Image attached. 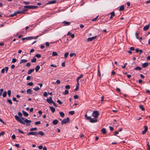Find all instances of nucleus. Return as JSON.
I'll use <instances>...</instances> for the list:
<instances>
[{"instance_id":"nucleus-56","label":"nucleus","mask_w":150,"mask_h":150,"mask_svg":"<svg viewBox=\"0 0 150 150\" xmlns=\"http://www.w3.org/2000/svg\"><path fill=\"white\" fill-rule=\"evenodd\" d=\"M50 66L51 67H57V66L56 65L54 64H52L50 65Z\"/></svg>"},{"instance_id":"nucleus-41","label":"nucleus","mask_w":150,"mask_h":150,"mask_svg":"<svg viewBox=\"0 0 150 150\" xmlns=\"http://www.w3.org/2000/svg\"><path fill=\"white\" fill-rule=\"evenodd\" d=\"M36 59L34 57L32 59L31 62H35L36 61Z\"/></svg>"},{"instance_id":"nucleus-9","label":"nucleus","mask_w":150,"mask_h":150,"mask_svg":"<svg viewBox=\"0 0 150 150\" xmlns=\"http://www.w3.org/2000/svg\"><path fill=\"white\" fill-rule=\"evenodd\" d=\"M56 2V1L55 0H53L52 1H49L47 2V3H46L45 5L54 4Z\"/></svg>"},{"instance_id":"nucleus-34","label":"nucleus","mask_w":150,"mask_h":150,"mask_svg":"<svg viewBox=\"0 0 150 150\" xmlns=\"http://www.w3.org/2000/svg\"><path fill=\"white\" fill-rule=\"evenodd\" d=\"M37 127L33 128H31L30 129V130L31 131H33L37 130Z\"/></svg>"},{"instance_id":"nucleus-53","label":"nucleus","mask_w":150,"mask_h":150,"mask_svg":"<svg viewBox=\"0 0 150 150\" xmlns=\"http://www.w3.org/2000/svg\"><path fill=\"white\" fill-rule=\"evenodd\" d=\"M0 122H1L3 124H6V123L5 122H4L2 120L1 118H0Z\"/></svg>"},{"instance_id":"nucleus-16","label":"nucleus","mask_w":150,"mask_h":150,"mask_svg":"<svg viewBox=\"0 0 150 150\" xmlns=\"http://www.w3.org/2000/svg\"><path fill=\"white\" fill-rule=\"evenodd\" d=\"M58 122V120L57 119H55L53 120L52 121V123L54 125H57Z\"/></svg>"},{"instance_id":"nucleus-6","label":"nucleus","mask_w":150,"mask_h":150,"mask_svg":"<svg viewBox=\"0 0 150 150\" xmlns=\"http://www.w3.org/2000/svg\"><path fill=\"white\" fill-rule=\"evenodd\" d=\"M46 101L49 104H52L53 100H52V98L51 97H50L49 98L46 99Z\"/></svg>"},{"instance_id":"nucleus-17","label":"nucleus","mask_w":150,"mask_h":150,"mask_svg":"<svg viewBox=\"0 0 150 150\" xmlns=\"http://www.w3.org/2000/svg\"><path fill=\"white\" fill-rule=\"evenodd\" d=\"M22 112L23 113V115H24L25 116L27 117V116H28V114L27 112H25V111H24V110H23Z\"/></svg>"},{"instance_id":"nucleus-28","label":"nucleus","mask_w":150,"mask_h":150,"mask_svg":"<svg viewBox=\"0 0 150 150\" xmlns=\"http://www.w3.org/2000/svg\"><path fill=\"white\" fill-rule=\"evenodd\" d=\"M11 91L10 90H8V91L7 93H8V95L9 97H10V96L11 95Z\"/></svg>"},{"instance_id":"nucleus-33","label":"nucleus","mask_w":150,"mask_h":150,"mask_svg":"<svg viewBox=\"0 0 150 150\" xmlns=\"http://www.w3.org/2000/svg\"><path fill=\"white\" fill-rule=\"evenodd\" d=\"M33 85V83L32 82H30L27 83V85L29 86H32Z\"/></svg>"},{"instance_id":"nucleus-36","label":"nucleus","mask_w":150,"mask_h":150,"mask_svg":"<svg viewBox=\"0 0 150 150\" xmlns=\"http://www.w3.org/2000/svg\"><path fill=\"white\" fill-rule=\"evenodd\" d=\"M27 10L25 9H24L22 11H20V13H23L24 12L26 11Z\"/></svg>"},{"instance_id":"nucleus-4","label":"nucleus","mask_w":150,"mask_h":150,"mask_svg":"<svg viewBox=\"0 0 150 150\" xmlns=\"http://www.w3.org/2000/svg\"><path fill=\"white\" fill-rule=\"evenodd\" d=\"M70 119L69 117H67L66 118L64 119L61 122L62 125L63 124H65L69 122Z\"/></svg>"},{"instance_id":"nucleus-37","label":"nucleus","mask_w":150,"mask_h":150,"mask_svg":"<svg viewBox=\"0 0 150 150\" xmlns=\"http://www.w3.org/2000/svg\"><path fill=\"white\" fill-rule=\"evenodd\" d=\"M76 56V54L75 53H71L70 54V56Z\"/></svg>"},{"instance_id":"nucleus-46","label":"nucleus","mask_w":150,"mask_h":150,"mask_svg":"<svg viewBox=\"0 0 150 150\" xmlns=\"http://www.w3.org/2000/svg\"><path fill=\"white\" fill-rule=\"evenodd\" d=\"M65 87L67 89H69L70 88V86L69 85H67L65 86Z\"/></svg>"},{"instance_id":"nucleus-47","label":"nucleus","mask_w":150,"mask_h":150,"mask_svg":"<svg viewBox=\"0 0 150 150\" xmlns=\"http://www.w3.org/2000/svg\"><path fill=\"white\" fill-rule=\"evenodd\" d=\"M18 131L20 133L24 134V132L21 130L20 129H18Z\"/></svg>"},{"instance_id":"nucleus-22","label":"nucleus","mask_w":150,"mask_h":150,"mask_svg":"<svg viewBox=\"0 0 150 150\" xmlns=\"http://www.w3.org/2000/svg\"><path fill=\"white\" fill-rule=\"evenodd\" d=\"M134 69L135 70H141L142 69V68L141 67H136L134 68Z\"/></svg>"},{"instance_id":"nucleus-32","label":"nucleus","mask_w":150,"mask_h":150,"mask_svg":"<svg viewBox=\"0 0 150 150\" xmlns=\"http://www.w3.org/2000/svg\"><path fill=\"white\" fill-rule=\"evenodd\" d=\"M7 101L9 104H11V105L12 104V102L11 100L10 99H8L7 100Z\"/></svg>"},{"instance_id":"nucleus-64","label":"nucleus","mask_w":150,"mask_h":150,"mask_svg":"<svg viewBox=\"0 0 150 150\" xmlns=\"http://www.w3.org/2000/svg\"><path fill=\"white\" fill-rule=\"evenodd\" d=\"M131 50L133 51L135 49L134 47H131L130 48Z\"/></svg>"},{"instance_id":"nucleus-35","label":"nucleus","mask_w":150,"mask_h":150,"mask_svg":"<svg viewBox=\"0 0 150 150\" xmlns=\"http://www.w3.org/2000/svg\"><path fill=\"white\" fill-rule=\"evenodd\" d=\"M69 93V91L67 90H66L65 91H64V95H66L67 94H68Z\"/></svg>"},{"instance_id":"nucleus-62","label":"nucleus","mask_w":150,"mask_h":150,"mask_svg":"<svg viewBox=\"0 0 150 150\" xmlns=\"http://www.w3.org/2000/svg\"><path fill=\"white\" fill-rule=\"evenodd\" d=\"M56 83L58 84H59L60 83V81L59 80H57L56 81Z\"/></svg>"},{"instance_id":"nucleus-48","label":"nucleus","mask_w":150,"mask_h":150,"mask_svg":"<svg viewBox=\"0 0 150 150\" xmlns=\"http://www.w3.org/2000/svg\"><path fill=\"white\" fill-rule=\"evenodd\" d=\"M79 88V86L78 85H76V88L74 89L75 91H77Z\"/></svg>"},{"instance_id":"nucleus-49","label":"nucleus","mask_w":150,"mask_h":150,"mask_svg":"<svg viewBox=\"0 0 150 150\" xmlns=\"http://www.w3.org/2000/svg\"><path fill=\"white\" fill-rule=\"evenodd\" d=\"M74 98L75 99H78L79 98V96L77 95H76L74 96Z\"/></svg>"},{"instance_id":"nucleus-50","label":"nucleus","mask_w":150,"mask_h":150,"mask_svg":"<svg viewBox=\"0 0 150 150\" xmlns=\"http://www.w3.org/2000/svg\"><path fill=\"white\" fill-rule=\"evenodd\" d=\"M31 77L30 76H27L26 78V80H30L31 79Z\"/></svg>"},{"instance_id":"nucleus-3","label":"nucleus","mask_w":150,"mask_h":150,"mask_svg":"<svg viewBox=\"0 0 150 150\" xmlns=\"http://www.w3.org/2000/svg\"><path fill=\"white\" fill-rule=\"evenodd\" d=\"M38 38V36H36L35 37H27L24 38H22V40H31L33 39H36Z\"/></svg>"},{"instance_id":"nucleus-5","label":"nucleus","mask_w":150,"mask_h":150,"mask_svg":"<svg viewBox=\"0 0 150 150\" xmlns=\"http://www.w3.org/2000/svg\"><path fill=\"white\" fill-rule=\"evenodd\" d=\"M38 7L37 6H24V8L28 9H34Z\"/></svg>"},{"instance_id":"nucleus-30","label":"nucleus","mask_w":150,"mask_h":150,"mask_svg":"<svg viewBox=\"0 0 150 150\" xmlns=\"http://www.w3.org/2000/svg\"><path fill=\"white\" fill-rule=\"evenodd\" d=\"M98 76H101V74H100V69H99V68H98Z\"/></svg>"},{"instance_id":"nucleus-39","label":"nucleus","mask_w":150,"mask_h":150,"mask_svg":"<svg viewBox=\"0 0 150 150\" xmlns=\"http://www.w3.org/2000/svg\"><path fill=\"white\" fill-rule=\"evenodd\" d=\"M16 61V59L15 58H13L12 59V63H15Z\"/></svg>"},{"instance_id":"nucleus-61","label":"nucleus","mask_w":150,"mask_h":150,"mask_svg":"<svg viewBox=\"0 0 150 150\" xmlns=\"http://www.w3.org/2000/svg\"><path fill=\"white\" fill-rule=\"evenodd\" d=\"M69 54V53L68 52H66L64 54V56H67Z\"/></svg>"},{"instance_id":"nucleus-63","label":"nucleus","mask_w":150,"mask_h":150,"mask_svg":"<svg viewBox=\"0 0 150 150\" xmlns=\"http://www.w3.org/2000/svg\"><path fill=\"white\" fill-rule=\"evenodd\" d=\"M26 66L28 67H29L30 66V63H27L26 65Z\"/></svg>"},{"instance_id":"nucleus-23","label":"nucleus","mask_w":150,"mask_h":150,"mask_svg":"<svg viewBox=\"0 0 150 150\" xmlns=\"http://www.w3.org/2000/svg\"><path fill=\"white\" fill-rule=\"evenodd\" d=\"M59 114H60V116L62 117H63L64 116V114L62 112H60Z\"/></svg>"},{"instance_id":"nucleus-13","label":"nucleus","mask_w":150,"mask_h":150,"mask_svg":"<svg viewBox=\"0 0 150 150\" xmlns=\"http://www.w3.org/2000/svg\"><path fill=\"white\" fill-rule=\"evenodd\" d=\"M111 16L110 18V19H111L114 16H115V13L114 11H113L111 12L110 13Z\"/></svg>"},{"instance_id":"nucleus-43","label":"nucleus","mask_w":150,"mask_h":150,"mask_svg":"<svg viewBox=\"0 0 150 150\" xmlns=\"http://www.w3.org/2000/svg\"><path fill=\"white\" fill-rule=\"evenodd\" d=\"M4 90L3 88H1L0 90V96H1L2 94V93L3 91Z\"/></svg>"},{"instance_id":"nucleus-59","label":"nucleus","mask_w":150,"mask_h":150,"mask_svg":"<svg viewBox=\"0 0 150 150\" xmlns=\"http://www.w3.org/2000/svg\"><path fill=\"white\" fill-rule=\"evenodd\" d=\"M11 138L13 139H15L16 138L15 135L14 134L13 135L11 136Z\"/></svg>"},{"instance_id":"nucleus-31","label":"nucleus","mask_w":150,"mask_h":150,"mask_svg":"<svg viewBox=\"0 0 150 150\" xmlns=\"http://www.w3.org/2000/svg\"><path fill=\"white\" fill-rule=\"evenodd\" d=\"M74 111H71L69 112V114L71 115H72L74 114Z\"/></svg>"},{"instance_id":"nucleus-52","label":"nucleus","mask_w":150,"mask_h":150,"mask_svg":"<svg viewBox=\"0 0 150 150\" xmlns=\"http://www.w3.org/2000/svg\"><path fill=\"white\" fill-rule=\"evenodd\" d=\"M0 122H1L3 124H6V123L5 122H4L2 120L1 118H0Z\"/></svg>"},{"instance_id":"nucleus-19","label":"nucleus","mask_w":150,"mask_h":150,"mask_svg":"<svg viewBox=\"0 0 150 150\" xmlns=\"http://www.w3.org/2000/svg\"><path fill=\"white\" fill-rule=\"evenodd\" d=\"M124 9V6L123 5H122L119 8V10L120 11H123Z\"/></svg>"},{"instance_id":"nucleus-51","label":"nucleus","mask_w":150,"mask_h":150,"mask_svg":"<svg viewBox=\"0 0 150 150\" xmlns=\"http://www.w3.org/2000/svg\"><path fill=\"white\" fill-rule=\"evenodd\" d=\"M43 96H44L46 97L47 96V93L46 92H45L43 93Z\"/></svg>"},{"instance_id":"nucleus-21","label":"nucleus","mask_w":150,"mask_h":150,"mask_svg":"<svg viewBox=\"0 0 150 150\" xmlns=\"http://www.w3.org/2000/svg\"><path fill=\"white\" fill-rule=\"evenodd\" d=\"M139 108L142 111H144L145 110L144 108L143 107V105H140L139 106Z\"/></svg>"},{"instance_id":"nucleus-29","label":"nucleus","mask_w":150,"mask_h":150,"mask_svg":"<svg viewBox=\"0 0 150 150\" xmlns=\"http://www.w3.org/2000/svg\"><path fill=\"white\" fill-rule=\"evenodd\" d=\"M7 95V92L6 91H4L3 94V97H5Z\"/></svg>"},{"instance_id":"nucleus-40","label":"nucleus","mask_w":150,"mask_h":150,"mask_svg":"<svg viewBox=\"0 0 150 150\" xmlns=\"http://www.w3.org/2000/svg\"><path fill=\"white\" fill-rule=\"evenodd\" d=\"M5 71H6V72L7 73L8 69V67H5Z\"/></svg>"},{"instance_id":"nucleus-8","label":"nucleus","mask_w":150,"mask_h":150,"mask_svg":"<svg viewBox=\"0 0 150 150\" xmlns=\"http://www.w3.org/2000/svg\"><path fill=\"white\" fill-rule=\"evenodd\" d=\"M38 134V132H29L27 134V135H37Z\"/></svg>"},{"instance_id":"nucleus-55","label":"nucleus","mask_w":150,"mask_h":150,"mask_svg":"<svg viewBox=\"0 0 150 150\" xmlns=\"http://www.w3.org/2000/svg\"><path fill=\"white\" fill-rule=\"evenodd\" d=\"M1 72L2 74L4 73L5 72V69L4 68L2 69L1 70Z\"/></svg>"},{"instance_id":"nucleus-18","label":"nucleus","mask_w":150,"mask_h":150,"mask_svg":"<svg viewBox=\"0 0 150 150\" xmlns=\"http://www.w3.org/2000/svg\"><path fill=\"white\" fill-rule=\"evenodd\" d=\"M34 70V69H31L29 70L28 72V74H31L32 72H33Z\"/></svg>"},{"instance_id":"nucleus-44","label":"nucleus","mask_w":150,"mask_h":150,"mask_svg":"<svg viewBox=\"0 0 150 150\" xmlns=\"http://www.w3.org/2000/svg\"><path fill=\"white\" fill-rule=\"evenodd\" d=\"M16 15L15 12H14L13 13L11 14L10 15V16L11 17H13L14 16H15Z\"/></svg>"},{"instance_id":"nucleus-26","label":"nucleus","mask_w":150,"mask_h":150,"mask_svg":"<svg viewBox=\"0 0 150 150\" xmlns=\"http://www.w3.org/2000/svg\"><path fill=\"white\" fill-rule=\"evenodd\" d=\"M27 92L29 94H31L32 93L31 90L30 89H28L27 90Z\"/></svg>"},{"instance_id":"nucleus-60","label":"nucleus","mask_w":150,"mask_h":150,"mask_svg":"<svg viewBox=\"0 0 150 150\" xmlns=\"http://www.w3.org/2000/svg\"><path fill=\"white\" fill-rule=\"evenodd\" d=\"M38 148H39V149H42L43 146L42 145H40L38 146Z\"/></svg>"},{"instance_id":"nucleus-38","label":"nucleus","mask_w":150,"mask_h":150,"mask_svg":"<svg viewBox=\"0 0 150 150\" xmlns=\"http://www.w3.org/2000/svg\"><path fill=\"white\" fill-rule=\"evenodd\" d=\"M98 17V16H97L95 18H93V19L92 20V21H96V20H97V19Z\"/></svg>"},{"instance_id":"nucleus-14","label":"nucleus","mask_w":150,"mask_h":150,"mask_svg":"<svg viewBox=\"0 0 150 150\" xmlns=\"http://www.w3.org/2000/svg\"><path fill=\"white\" fill-rule=\"evenodd\" d=\"M49 108H50V110H51V111L52 112V113H54V112L55 111V110L54 108L53 107L50 106V107Z\"/></svg>"},{"instance_id":"nucleus-15","label":"nucleus","mask_w":150,"mask_h":150,"mask_svg":"<svg viewBox=\"0 0 150 150\" xmlns=\"http://www.w3.org/2000/svg\"><path fill=\"white\" fill-rule=\"evenodd\" d=\"M101 132H102V133L104 134H105L107 133L106 129L104 128H103L102 129Z\"/></svg>"},{"instance_id":"nucleus-2","label":"nucleus","mask_w":150,"mask_h":150,"mask_svg":"<svg viewBox=\"0 0 150 150\" xmlns=\"http://www.w3.org/2000/svg\"><path fill=\"white\" fill-rule=\"evenodd\" d=\"M15 119L18 121L20 122L21 123L23 124H25V122L27 123L26 125L28 126L30 125V124H28V123H29L31 122V121L30 120H27V119L23 117H19L17 115H16L15 116Z\"/></svg>"},{"instance_id":"nucleus-11","label":"nucleus","mask_w":150,"mask_h":150,"mask_svg":"<svg viewBox=\"0 0 150 150\" xmlns=\"http://www.w3.org/2000/svg\"><path fill=\"white\" fill-rule=\"evenodd\" d=\"M149 65L148 62H145L142 64V67L144 68H145Z\"/></svg>"},{"instance_id":"nucleus-25","label":"nucleus","mask_w":150,"mask_h":150,"mask_svg":"<svg viewBox=\"0 0 150 150\" xmlns=\"http://www.w3.org/2000/svg\"><path fill=\"white\" fill-rule=\"evenodd\" d=\"M146 142L148 146V150H150V145L149 144V142L147 141H146Z\"/></svg>"},{"instance_id":"nucleus-20","label":"nucleus","mask_w":150,"mask_h":150,"mask_svg":"<svg viewBox=\"0 0 150 150\" xmlns=\"http://www.w3.org/2000/svg\"><path fill=\"white\" fill-rule=\"evenodd\" d=\"M27 61V60L25 59H21V60L20 62V64H21L22 63H25Z\"/></svg>"},{"instance_id":"nucleus-27","label":"nucleus","mask_w":150,"mask_h":150,"mask_svg":"<svg viewBox=\"0 0 150 150\" xmlns=\"http://www.w3.org/2000/svg\"><path fill=\"white\" fill-rule=\"evenodd\" d=\"M38 134H39L41 136H43L44 135V133L42 131H39L38 132Z\"/></svg>"},{"instance_id":"nucleus-57","label":"nucleus","mask_w":150,"mask_h":150,"mask_svg":"<svg viewBox=\"0 0 150 150\" xmlns=\"http://www.w3.org/2000/svg\"><path fill=\"white\" fill-rule=\"evenodd\" d=\"M111 131H112L114 129V128L111 126L109 127Z\"/></svg>"},{"instance_id":"nucleus-24","label":"nucleus","mask_w":150,"mask_h":150,"mask_svg":"<svg viewBox=\"0 0 150 150\" xmlns=\"http://www.w3.org/2000/svg\"><path fill=\"white\" fill-rule=\"evenodd\" d=\"M58 55L57 53L56 52H53L52 53V56H57Z\"/></svg>"},{"instance_id":"nucleus-10","label":"nucleus","mask_w":150,"mask_h":150,"mask_svg":"<svg viewBox=\"0 0 150 150\" xmlns=\"http://www.w3.org/2000/svg\"><path fill=\"white\" fill-rule=\"evenodd\" d=\"M62 23L64 24V26L69 25L70 24V22L65 21H63Z\"/></svg>"},{"instance_id":"nucleus-7","label":"nucleus","mask_w":150,"mask_h":150,"mask_svg":"<svg viewBox=\"0 0 150 150\" xmlns=\"http://www.w3.org/2000/svg\"><path fill=\"white\" fill-rule=\"evenodd\" d=\"M97 37V36H96L88 38L87 39V41L88 42L91 41L95 39Z\"/></svg>"},{"instance_id":"nucleus-54","label":"nucleus","mask_w":150,"mask_h":150,"mask_svg":"<svg viewBox=\"0 0 150 150\" xmlns=\"http://www.w3.org/2000/svg\"><path fill=\"white\" fill-rule=\"evenodd\" d=\"M135 36L137 39H139L138 34L137 32L135 33Z\"/></svg>"},{"instance_id":"nucleus-1","label":"nucleus","mask_w":150,"mask_h":150,"mask_svg":"<svg viewBox=\"0 0 150 150\" xmlns=\"http://www.w3.org/2000/svg\"><path fill=\"white\" fill-rule=\"evenodd\" d=\"M99 115V112L97 111H94L92 114V116L94 117V118H92L91 117L88 116L86 114H85V117L86 119L89 120L91 123H95L98 121L97 118Z\"/></svg>"},{"instance_id":"nucleus-12","label":"nucleus","mask_w":150,"mask_h":150,"mask_svg":"<svg viewBox=\"0 0 150 150\" xmlns=\"http://www.w3.org/2000/svg\"><path fill=\"white\" fill-rule=\"evenodd\" d=\"M149 24L144 26L143 28L144 30H145V31L149 29Z\"/></svg>"},{"instance_id":"nucleus-45","label":"nucleus","mask_w":150,"mask_h":150,"mask_svg":"<svg viewBox=\"0 0 150 150\" xmlns=\"http://www.w3.org/2000/svg\"><path fill=\"white\" fill-rule=\"evenodd\" d=\"M57 102L59 104L61 105L62 103L59 100H58Z\"/></svg>"},{"instance_id":"nucleus-58","label":"nucleus","mask_w":150,"mask_h":150,"mask_svg":"<svg viewBox=\"0 0 150 150\" xmlns=\"http://www.w3.org/2000/svg\"><path fill=\"white\" fill-rule=\"evenodd\" d=\"M116 90L118 92H121L119 88H117Z\"/></svg>"},{"instance_id":"nucleus-42","label":"nucleus","mask_w":150,"mask_h":150,"mask_svg":"<svg viewBox=\"0 0 150 150\" xmlns=\"http://www.w3.org/2000/svg\"><path fill=\"white\" fill-rule=\"evenodd\" d=\"M127 65V63H126L125 64H124V66H122V68H123V69H124L125 68L126 65Z\"/></svg>"}]
</instances>
